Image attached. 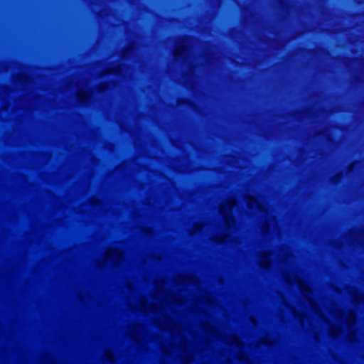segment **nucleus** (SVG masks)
<instances>
[{"label": "nucleus", "instance_id": "nucleus-1", "mask_svg": "<svg viewBox=\"0 0 364 364\" xmlns=\"http://www.w3.org/2000/svg\"><path fill=\"white\" fill-rule=\"evenodd\" d=\"M88 98V95L86 92H81L78 95V100L82 103L85 102Z\"/></svg>", "mask_w": 364, "mask_h": 364}, {"label": "nucleus", "instance_id": "nucleus-2", "mask_svg": "<svg viewBox=\"0 0 364 364\" xmlns=\"http://www.w3.org/2000/svg\"><path fill=\"white\" fill-rule=\"evenodd\" d=\"M182 52H183V47H178L175 52V55L177 56L178 55L181 54Z\"/></svg>", "mask_w": 364, "mask_h": 364}, {"label": "nucleus", "instance_id": "nucleus-3", "mask_svg": "<svg viewBox=\"0 0 364 364\" xmlns=\"http://www.w3.org/2000/svg\"><path fill=\"white\" fill-rule=\"evenodd\" d=\"M189 102H190V101H189L188 99H183V100L181 101L182 104H183V105H188V104L189 103Z\"/></svg>", "mask_w": 364, "mask_h": 364}, {"label": "nucleus", "instance_id": "nucleus-4", "mask_svg": "<svg viewBox=\"0 0 364 364\" xmlns=\"http://www.w3.org/2000/svg\"><path fill=\"white\" fill-rule=\"evenodd\" d=\"M102 90H103V87H99V91H100V92L102 91Z\"/></svg>", "mask_w": 364, "mask_h": 364}]
</instances>
